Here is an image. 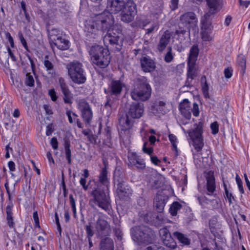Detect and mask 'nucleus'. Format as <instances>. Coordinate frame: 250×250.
Segmentation results:
<instances>
[{"label": "nucleus", "instance_id": "5701e85b", "mask_svg": "<svg viewBox=\"0 0 250 250\" xmlns=\"http://www.w3.org/2000/svg\"><path fill=\"white\" fill-rule=\"evenodd\" d=\"M53 40L52 45L54 44L58 49L62 50H65L69 48V42L68 40L63 39L62 36L55 39L54 38H51Z\"/></svg>", "mask_w": 250, "mask_h": 250}, {"label": "nucleus", "instance_id": "6e6d98bb", "mask_svg": "<svg viewBox=\"0 0 250 250\" xmlns=\"http://www.w3.org/2000/svg\"><path fill=\"white\" fill-rule=\"evenodd\" d=\"M211 132L213 134H216L219 131V125L217 122H214L210 125Z\"/></svg>", "mask_w": 250, "mask_h": 250}, {"label": "nucleus", "instance_id": "4be33fe9", "mask_svg": "<svg viewBox=\"0 0 250 250\" xmlns=\"http://www.w3.org/2000/svg\"><path fill=\"white\" fill-rule=\"evenodd\" d=\"M171 37V33L168 30L165 31L162 35L160 39L159 42L157 45V49L159 52H162L166 49L170 42Z\"/></svg>", "mask_w": 250, "mask_h": 250}, {"label": "nucleus", "instance_id": "f03ea898", "mask_svg": "<svg viewBox=\"0 0 250 250\" xmlns=\"http://www.w3.org/2000/svg\"><path fill=\"white\" fill-rule=\"evenodd\" d=\"M151 88L146 77L140 76L136 78L134 88L131 92L132 99L136 101H146L149 99Z\"/></svg>", "mask_w": 250, "mask_h": 250}, {"label": "nucleus", "instance_id": "1a4fd4ad", "mask_svg": "<svg viewBox=\"0 0 250 250\" xmlns=\"http://www.w3.org/2000/svg\"><path fill=\"white\" fill-rule=\"evenodd\" d=\"M220 0H206L210 9L208 12L205 13L204 16L201 18V29L212 30V16L215 13V11L218 8Z\"/></svg>", "mask_w": 250, "mask_h": 250}, {"label": "nucleus", "instance_id": "4468645a", "mask_svg": "<svg viewBox=\"0 0 250 250\" xmlns=\"http://www.w3.org/2000/svg\"><path fill=\"white\" fill-rule=\"evenodd\" d=\"M127 3L120 15V20L125 23L133 21L137 14L136 5L134 2L130 0Z\"/></svg>", "mask_w": 250, "mask_h": 250}, {"label": "nucleus", "instance_id": "412c9836", "mask_svg": "<svg viewBox=\"0 0 250 250\" xmlns=\"http://www.w3.org/2000/svg\"><path fill=\"white\" fill-rule=\"evenodd\" d=\"M96 228L99 233H106L110 230V225L102 216L96 221Z\"/></svg>", "mask_w": 250, "mask_h": 250}, {"label": "nucleus", "instance_id": "a18cd8bd", "mask_svg": "<svg viewBox=\"0 0 250 250\" xmlns=\"http://www.w3.org/2000/svg\"><path fill=\"white\" fill-rule=\"evenodd\" d=\"M49 42L51 44L53 42V40H52V37L54 38L55 39H56L58 38H59L61 36L59 35V31L56 29H53L50 31H49Z\"/></svg>", "mask_w": 250, "mask_h": 250}, {"label": "nucleus", "instance_id": "a19ab883", "mask_svg": "<svg viewBox=\"0 0 250 250\" xmlns=\"http://www.w3.org/2000/svg\"><path fill=\"white\" fill-rule=\"evenodd\" d=\"M24 83L29 87H33L34 86L35 81L33 76L30 73H27L26 74Z\"/></svg>", "mask_w": 250, "mask_h": 250}, {"label": "nucleus", "instance_id": "9d476101", "mask_svg": "<svg viewBox=\"0 0 250 250\" xmlns=\"http://www.w3.org/2000/svg\"><path fill=\"white\" fill-rule=\"evenodd\" d=\"M94 21L97 26L103 32H108V31L111 30V27L114 23L113 15L107 11L96 14Z\"/></svg>", "mask_w": 250, "mask_h": 250}, {"label": "nucleus", "instance_id": "a878e982", "mask_svg": "<svg viewBox=\"0 0 250 250\" xmlns=\"http://www.w3.org/2000/svg\"><path fill=\"white\" fill-rule=\"evenodd\" d=\"M199 49L197 44L193 45L190 48L188 62L196 63L199 55Z\"/></svg>", "mask_w": 250, "mask_h": 250}, {"label": "nucleus", "instance_id": "13d9d810", "mask_svg": "<svg viewBox=\"0 0 250 250\" xmlns=\"http://www.w3.org/2000/svg\"><path fill=\"white\" fill-rule=\"evenodd\" d=\"M236 181L237 184L238 188L241 194H243L244 193V190L243 187L242 182L241 179L238 176H237L236 177Z\"/></svg>", "mask_w": 250, "mask_h": 250}, {"label": "nucleus", "instance_id": "7ed1b4c3", "mask_svg": "<svg viewBox=\"0 0 250 250\" xmlns=\"http://www.w3.org/2000/svg\"><path fill=\"white\" fill-rule=\"evenodd\" d=\"M143 115V110H125L118 119V129L125 133H129L133 125L132 119H139Z\"/></svg>", "mask_w": 250, "mask_h": 250}, {"label": "nucleus", "instance_id": "c756f323", "mask_svg": "<svg viewBox=\"0 0 250 250\" xmlns=\"http://www.w3.org/2000/svg\"><path fill=\"white\" fill-rule=\"evenodd\" d=\"M48 59V56L47 55L45 56L43 63L48 74L52 77L55 74L54 66L52 62L49 61Z\"/></svg>", "mask_w": 250, "mask_h": 250}, {"label": "nucleus", "instance_id": "09e8293b", "mask_svg": "<svg viewBox=\"0 0 250 250\" xmlns=\"http://www.w3.org/2000/svg\"><path fill=\"white\" fill-rule=\"evenodd\" d=\"M190 107V102L187 99H184L181 103L179 104V109L180 110H185V109H189Z\"/></svg>", "mask_w": 250, "mask_h": 250}, {"label": "nucleus", "instance_id": "a211bd4d", "mask_svg": "<svg viewBox=\"0 0 250 250\" xmlns=\"http://www.w3.org/2000/svg\"><path fill=\"white\" fill-rule=\"evenodd\" d=\"M124 85L121 81L113 80L109 84L108 88H104V92L110 96H117L121 94Z\"/></svg>", "mask_w": 250, "mask_h": 250}, {"label": "nucleus", "instance_id": "e433bc0d", "mask_svg": "<svg viewBox=\"0 0 250 250\" xmlns=\"http://www.w3.org/2000/svg\"><path fill=\"white\" fill-rule=\"evenodd\" d=\"M182 208V205L178 202H174L172 203L169 208V212L172 216H175L177 212Z\"/></svg>", "mask_w": 250, "mask_h": 250}, {"label": "nucleus", "instance_id": "052dcab7", "mask_svg": "<svg viewBox=\"0 0 250 250\" xmlns=\"http://www.w3.org/2000/svg\"><path fill=\"white\" fill-rule=\"evenodd\" d=\"M50 145L54 149H57L58 148V142L56 137H53L50 140Z\"/></svg>", "mask_w": 250, "mask_h": 250}, {"label": "nucleus", "instance_id": "f257e3e1", "mask_svg": "<svg viewBox=\"0 0 250 250\" xmlns=\"http://www.w3.org/2000/svg\"><path fill=\"white\" fill-rule=\"evenodd\" d=\"M89 55L93 62L101 68L106 67L110 62L111 57L108 49L99 45L88 46Z\"/></svg>", "mask_w": 250, "mask_h": 250}, {"label": "nucleus", "instance_id": "6e6552de", "mask_svg": "<svg viewBox=\"0 0 250 250\" xmlns=\"http://www.w3.org/2000/svg\"><path fill=\"white\" fill-rule=\"evenodd\" d=\"M106 188L101 189L100 188L93 190L91 192L92 198L90 200L91 206L96 205L106 212L110 210V205L108 193Z\"/></svg>", "mask_w": 250, "mask_h": 250}, {"label": "nucleus", "instance_id": "0e129e2a", "mask_svg": "<svg viewBox=\"0 0 250 250\" xmlns=\"http://www.w3.org/2000/svg\"><path fill=\"white\" fill-rule=\"evenodd\" d=\"M54 129L53 128L52 124H50L47 125L46 127V135L50 136L52 134Z\"/></svg>", "mask_w": 250, "mask_h": 250}, {"label": "nucleus", "instance_id": "9b49d317", "mask_svg": "<svg viewBox=\"0 0 250 250\" xmlns=\"http://www.w3.org/2000/svg\"><path fill=\"white\" fill-rule=\"evenodd\" d=\"M114 182L117 188V193L122 200H127L132 194V189L125 185V181L123 177L114 176Z\"/></svg>", "mask_w": 250, "mask_h": 250}, {"label": "nucleus", "instance_id": "69168bd1", "mask_svg": "<svg viewBox=\"0 0 250 250\" xmlns=\"http://www.w3.org/2000/svg\"><path fill=\"white\" fill-rule=\"evenodd\" d=\"M33 217L35 221L36 226L39 227V219L38 217L37 211H35L33 212Z\"/></svg>", "mask_w": 250, "mask_h": 250}, {"label": "nucleus", "instance_id": "ddd939ff", "mask_svg": "<svg viewBox=\"0 0 250 250\" xmlns=\"http://www.w3.org/2000/svg\"><path fill=\"white\" fill-rule=\"evenodd\" d=\"M127 3L120 15V20L125 23L133 21L137 14L136 5L134 2L130 0Z\"/></svg>", "mask_w": 250, "mask_h": 250}, {"label": "nucleus", "instance_id": "72a5a7b5", "mask_svg": "<svg viewBox=\"0 0 250 250\" xmlns=\"http://www.w3.org/2000/svg\"><path fill=\"white\" fill-rule=\"evenodd\" d=\"M196 63L191 62H188V71L187 75L188 77H191L194 79L196 77Z\"/></svg>", "mask_w": 250, "mask_h": 250}, {"label": "nucleus", "instance_id": "603ef678", "mask_svg": "<svg viewBox=\"0 0 250 250\" xmlns=\"http://www.w3.org/2000/svg\"><path fill=\"white\" fill-rule=\"evenodd\" d=\"M48 95L51 98V99L53 102H56L58 96L57 95V93L55 91L54 88H51L49 89L48 92Z\"/></svg>", "mask_w": 250, "mask_h": 250}, {"label": "nucleus", "instance_id": "4c0bfd02", "mask_svg": "<svg viewBox=\"0 0 250 250\" xmlns=\"http://www.w3.org/2000/svg\"><path fill=\"white\" fill-rule=\"evenodd\" d=\"M224 188L225 192V197L229 200V204L233 203V202L235 201V197L233 195L232 192L231 190H229L227 188V185L224 184Z\"/></svg>", "mask_w": 250, "mask_h": 250}, {"label": "nucleus", "instance_id": "393cba45", "mask_svg": "<svg viewBox=\"0 0 250 250\" xmlns=\"http://www.w3.org/2000/svg\"><path fill=\"white\" fill-rule=\"evenodd\" d=\"M173 234L182 245L188 246L190 244V240L186 235L177 231L174 232Z\"/></svg>", "mask_w": 250, "mask_h": 250}, {"label": "nucleus", "instance_id": "8fccbe9b", "mask_svg": "<svg viewBox=\"0 0 250 250\" xmlns=\"http://www.w3.org/2000/svg\"><path fill=\"white\" fill-rule=\"evenodd\" d=\"M69 200H70V204L71 206L74 217L76 218V207L75 204V201L73 197V196L72 194L69 195Z\"/></svg>", "mask_w": 250, "mask_h": 250}, {"label": "nucleus", "instance_id": "aec40b11", "mask_svg": "<svg viewBox=\"0 0 250 250\" xmlns=\"http://www.w3.org/2000/svg\"><path fill=\"white\" fill-rule=\"evenodd\" d=\"M98 182L101 185L104 186V188H106L109 191L110 185V178L108 174L107 167L106 165L103 167L100 172L98 176Z\"/></svg>", "mask_w": 250, "mask_h": 250}, {"label": "nucleus", "instance_id": "cd10ccee", "mask_svg": "<svg viewBox=\"0 0 250 250\" xmlns=\"http://www.w3.org/2000/svg\"><path fill=\"white\" fill-rule=\"evenodd\" d=\"M166 204L165 199L160 195H157L154 198V204L158 212H161L163 210Z\"/></svg>", "mask_w": 250, "mask_h": 250}, {"label": "nucleus", "instance_id": "2eb2a0df", "mask_svg": "<svg viewBox=\"0 0 250 250\" xmlns=\"http://www.w3.org/2000/svg\"><path fill=\"white\" fill-rule=\"evenodd\" d=\"M58 84L62 93L64 103L71 104L72 103L73 96L64 79L62 77L59 78Z\"/></svg>", "mask_w": 250, "mask_h": 250}, {"label": "nucleus", "instance_id": "20e7f679", "mask_svg": "<svg viewBox=\"0 0 250 250\" xmlns=\"http://www.w3.org/2000/svg\"><path fill=\"white\" fill-rule=\"evenodd\" d=\"M132 239L141 244H149L155 239L152 229L146 226H134L130 229Z\"/></svg>", "mask_w": 250, "mask_h": 250}, {"label": "nucleus", "instance_id": "3c124183", "mask_svg": "<svg viewBox=\"0 0 250 250\" xmlns=\"http://www.w3.org/2000/svg\"><path fill=\"white\" fill-rule=\"evenodd\" d=\"M85 229L87 238H92L94 234V232L91 225L89 224L86 225L85 227Z\"/></svg>", "mask_w": 250, "mask_h": 250}, {"label": "nucleus", "instance_id": "58836bf2", "mask_svg": "<svg viewBox=\"0 0 250 250\" xmlns=\"http://www.w3.org/2000/svg\"><path fill=\"white\" fill-rule=\"evenodd\" d=\"M139 156L136 154V152H129L128 155V166L133 167L135 165L136 162Z\"/></svg>", "mask_w": 250, "mask_h": 250}, {"label": "nucleus", "instance_id": "f8f14e48", "mask_svg": "<svg viewBox=\"0 0 250 250\" xmlns=\"http://www.w3.org/2000/svg\"><path fill=\"white\" fill-rule=\"evenodd\" d=\"M84 32L85 33V44L87 47L89 45L90 42L97 41L101 35V31L95 21H89L85 24Z\"/></svg>", "mask_w": 250, "mask_h": 250}, {"label": "nucleus", "instance_id": "de8ad7c7", "mask_svg": "<svg viewBox=\"0 0 250 250\" xmlns=\"http://www.w3.org/2000/svg\"><path fill=\"white\" fill-rule=\"evenodd\" d=\"M79 109H90L88 103L84 99L80 100L78 103Z\"/></svg>", "mask_w": 250, "mask_h": 250}, {"label": "nucleus", "instance_id": "680f3d73", "mask_svg": "<svg viewBox=\"0 0 250 250\" xmlns=\"http://www.w3.org/2000/svg\"><path fill=\"white\" fill-rule=\"evenodd\" d=\"M232 69L231 67H228L224 70L225 77L229 79L232 76Z\"/></svg>", "mask_w": 250, "mask_h": 250}, {"label": "nucleus", "instance_id": "37998d69", "mask_svg": "<svg viewBox=\"0 0 250 250\" xmlns=\"http://www.w3.org/2000/svg\"><path fill=\"white\" fill-rule=\"evenodd\" d=\"M174 58V54L172 53V48L171 46H168L167 49V52L164 57V61L169 63L172 62Z\"/></svg>", "mask_w": 250, "mask_h": 250}, {"label": "nucleus", "instance_id": "39448f33", "mask_svg": "<svg viewBox=\"0 0 250 250\" xmlns=\"http://www.w3.org/2000/svg\"><path fill=\"white\" fill-rule=\"evenodd\" d=\"M103 42L105 45H110L114 51H120L124 42L121 29L118 26H114L111 30L108 31L104 36Z\"/></svg>", "mask_w": 250, "mask_h": 250}, {"label": "nucleus", "instance_id": "f3484780", "mask_svg": "<svg viewBox=\"0 0 250 250\" xmlns=\"http://www.w3.org/2000/svg\"><path fill=\"white\" fill-rule=\"evenodd\" d=\"M161 239L164 244L167 248L175 249L177 248V244L172 238L169 230L166 228L161 229L159 231Z\"/></svg>", "mask_w": 250, "mask_h": 250}, {"label": "nucleus", "instance_id": "338daca9", "mask_svg": "<svg viewBox=\"0 0 250 250\" xmlns=\"http://www.w3.org/2000/svg\"><path fill=\"white\" fill-rule=\"evenodd\" d=\"M239 3L240 6H243L245 8H248L250 4V0L243 1V0H239Z\"/></svg>", "mask_w": 250, "mask_h": 250}, {"label": "nucleus", "instance_id": "c9c22d12", "mask_svg": "<svg viewBox=\"0 0 250 250\" xmlns=\"http://www.w3.org/2000/svg\"><path fill=\"white\" fill-rule=\"evenodd\" d=\"M64 151L66 159L69 164L71 163V152L70 150V144L69 142H65L64 143Z\"/></svg>", "mask_w": 250, "mask_h": 250}, {"label": "nucleus", "instance_id": "ea45409f", "mask_svg": "<svg viewBox=\"0 0 250 250\" xmlns=\"http://www.w3.org/2000/svg\"><path fill=\"white\" fill-rule=\"evenodd\" d=\"M81 115L83 120L87 123H89L93 116L91 110H81Z\"/></svg>", "mask_w": 250, "mask_h": 250}, {"label": "nucleus", "instance_id": "7c9ffc66", "mask_svg": "<svg viewBox=\"0 0 250 250\" xmlns=\"http://www.w3.org/2000/svg\"><path fill=\"white\" fill-rule=\"evenodd\" d=\"M13 207V204L12 203H9L6 206V208L7 223L8 226L11 228L13 227L14 225L12 212Z\"/></svg>", "mask_w": 250, "mask_h": 250}, {"label": "nucleus", "instance_id": "bb28decb", "mask_svg": "<svg viewBox=\"0 0 250 250\" xmlns=\"http://www.w3.org/2000/svg\"><path fill=\"white\" fill-rule=\"evenodd\" d=\"M100 250H114L113 240L108 237L102 239L100 242Z\"/></svg>", "mask_w": 250, "mask_h": 250}, {"label": "nucleus", "instance_id": "f704fd0d", "mask_svg": "<svg viewBox=\"0 0 250 250\" xmlns=\"http://www.w3.org/2000/svg\"><path fill=\"white\" fill-rule=\"evenodd\" d=\"M7 50L8 51V53H7L6 52H4L1 55L3 61H5V62H7L8 63V59L9 57H11V58L14 62L16 61L17 59L16 58V57L14 56V54L12 52L11 49L10 48L9 46H7Z\"/></svg>", "mask_w": 250, "mask_h": 250}, {"label": "nucleus", "instance_id": "49530a36", "mask_svg": "<svg viewBox=\"0 0 250 250\" xmlns=\"http://www.w3.org/2000/svg\"><path fill=\"white\" fill-rule=\"evenodd\" d=\"M168 138L172 145L173 148L176 150L177 149V143L178 142L176 136L173 134H170L169 135Z\"/></svg>", "mask_w": 250, "mask_h": 250}, {"label": "nucleus", "instance_id": "473e14b6", "mask_svg": "<svg viewBox=\"0 0 250 250\" xmlns=\"http://www.w3.org/2000/svg\"><path fill=\"white\" fill-rule=\"evenodd\" d=\"M181 113V119H180L179 122L183 125H187L191 118V113L189 110H179Z\"/></svg>", "mask_w": 250, "mask_h": 250}, {"label": "nucleus", "instance_id": "e2e57ef3", "mask_svg": "<svg viewBox=\"0 0 250 250\" xmlns=\"http://www.w3.org/2000/svg\"><path fill=\"white\" fill-rule=\"evenodd\" d=\"M86 179L83 178L82 177L80 180V184L83 187V188L84 190H87L88 188V185L86 184Z\"/></svg>", "mask_w": 250, "mask_h": 250}, {"label": "nucleus", "instance_id": "2f4dec72", "mask_svg": "<svg viewBox=\"0 0 250 250\" xmlns=\"http://www.w3.org/2000/svg\"><path fill=\"white\" fill-rule=\"evenodd\" d=\"M201 83L202 90V92H203V95L204 96V97L205 98H209V93H208L209 86H208V83L207 81L206 77L205 75L201 77Z\"/></svg>", "mask_w": 250, "mask_h": 250}, {"label": "nucleus", "instance_id": "79ce46f5", "mask_svg": "<svg viewBox=\"0 0 250 250\" xmlns=\"http://www.w3.org/2000/svg\"><path fill=\"white\" fill-rule=\"evenodd\" d=\"M212 30H207V29H201V35L202 39L205 42H209L212 40V38L210 34Z\"/></svg>", "mask_w": 250, "mask_h": 250}, {"label": "nucleus", "instance_id": "c03bdc74", "mask_svg": "<svg viewBox=\"0 0 250 250\" xmlns=\"http://www.w3.org/2000/svg\"><path fill=\"white\" fill-rule=\"evenodd\" d=\"M186 28H183L179 26V27L175 31V34L178 36H190V28L188 27H185Z\"/></svg>", "mask_w": 250, "mask_h": 250}, {"label": "nucleus", "instance_id": "dca6fc26", "mask_svg": "<svg viewBox=\"0 0 250 250\" xmlns=\"http://www.w3.org/2000/svg\"><path fill=\"white\" fill-rule=\"evenodd\" d=\"M180 24L189 28L196 26L198 22L196 14L193 12L185 13L180 16Z\"/></svg>", "mask_w": 250, "mask_h": 250}, {"label": "nucleus", "instance_id": "0eeeda50", "mask_svg": "<svg viewBox=\"0 0 250 250\" xmlns=\"http://www.w3.org/2000/svg\"><path fill=\"white\" fill-rule=\"evenodd\" d=\"M68 75L72 81L77 84H82L86 81V73L83 64L77 61H73L66 65Z\"/></svg>", "mask_w": 250, "mask_h": 250}, {"label": "nucleus", "instance_id": "c85d7f7f", "mask_svg": "<svg viewBox=\"0 0 250 250\" xmlns=\"http://www.w3.org/2000/svg\"><path fill=\"white\" fill-rule=\"evenodd\" d=\"M236 63L237 65L241 69V73L242 75H244L246 68V58L243 54L238 55L237 58Z\"/></svg>", "mask_w": 250, "mask_h": 250}, {"label": "nucleus", "instance_id": "864d4df0", "mask_svg": "<svg viewBox=\"0 0 250 250\" xmlns=\"http://www.w3.org/2000/svg\"><path fill=\"white\" fill-rule=\"evenodd\" d=\"M135 166L138 169H143L145 167V163L144 160L142 159L140 156L137 159V161H135Z\"/></svg>", "mask_w": 250, "mask_h": 250}, {"label": "nucleus", "instance_id": "6ab92c4d", "mask_svg": "<svg viewBox=\"0 0 250 250\" xmlns=\"http://www.w3.org/2000/svg\"><path fill=\"white\" fill-rule=\"evenodd\" d=\"M140 62L141 67L144 72H151L155 70L156 63L150 57L146 55L142 56Z\"/></svg>", "mask_w": 250, "mask_h": 250}, {"label": "nucleus", "instance_id": "bf43d9fd", "mask_svg": "<svg viewBox=\"0 0 250 250\" xmlns=\"http://www.w3.org/2000/svg\"><path fill=\"white\" fill-rule=\"evenodd\" d=\"M179 0H171L170 8L172 11H174L178 8Z\"/></svg>", "mask_w": 250, "mask_h": 250}, {"label": "nucleus", "instance_id": "4d7b16f0", "mask_svg": "<svg viewBox=\"0 0 250 250\" xmlns=\"http://www.w3.org/2000/svg\"><path fill=\"white\" fill-rule=\"evenodd\" d=\"M147 144V142L145 141L144 143L143 146V151L144 153L147 154L148 155H151L153 151V148L152 147H147L146 145Z\"/></svg>", "mask_w": 250, "mask_h": 250}, {"label": "nucleus", "instance_id": "5fc2aeb1", "mask_svg": "<svg viewBox=\"0 0 250 250\" xmlns=\"http://www.w3.org/2000/svg\"><path fill=\"white\" fill-rule=\"evenodd\" d=\"M18 37H19V40L21 41V44L23 46L24 48L27 51H29L27 42H26V41H25V39H24V38L22 33L21 31L18 32Z\"/></svg>", "mask_w": 250, "mask_h": 250}, {"label": "nucleus", "instance_id": "774afa93", "mask_svg": "<svg viewBox=\"0 0 250 250\" xmlns=\"http://www.w3.org/2000/svg\"><path fill=\"white\" fill-rule=\"evenodd\" d=\"M151 162L155 165H158L160 161L155 156H152L150 157Z\"/></svg>", "mask_w": 250, "mask_h": 250}, {"label": "nucleus", "instance_id": "423d86ee", "mask_svg": "<svg viewBox=\"0 0 250 250\" xmlns=\"http://www.w3.org/2000/svg\"><path fill=\"white\" fill-rule=\"evenodd\" d=\"M203 124L201 122L194 125V127L192 130L186 131L183 127H181L182 129L185 133L188 134L192 141V145L194 150L193 151V155H194L197 152L202 154L200 152L204 146V139L202 136Z\"/></svg>", "mask_w": 250, "mask_h": 250}, {"label": "nucleus", "instance_id": "b1692460", "mask_svg": "<svg viewBox=\"0 0 250 250\" xmlns=\"http://www.w3.org/2000/svg\"><path fill=\"white\" fill-rule=\"evenodd\" d=\"M207 189L208 192V194H212L216 189L215 180L213 173L209 172L207 177Z\"/></svg>", "mask_w": 250, "mask_h": 250}]
</instances>
